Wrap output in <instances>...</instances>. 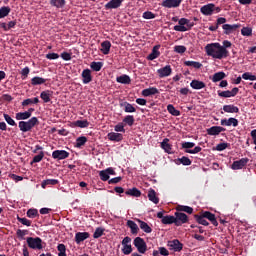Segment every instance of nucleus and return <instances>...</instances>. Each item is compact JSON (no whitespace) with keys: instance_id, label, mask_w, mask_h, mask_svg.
I'll return each mask as SVG.
<instances>
[{"instance_id":"5701e85b","label":"nucleus","mask_w":256,"mask_h":256,"mask_svg":"<svg viewBox=\"0 0 256 256\" xmlns=\"http://www.w3.org/2000/svg\"><path fill=\"white\" fill-rule=\"evenodd\" d=\"M53 97V91L45 90L40 93V98L44 103H51V98Z\"/></svg>"},{"instance_id":"0e129e2a","label":"nucleus","mask_w":256,"mask_h":256,"mask_svg":"<svg viewBox=\"0 0 256 256\" xmlns=\"http://www.w3.org/2000/svg\"><path fill=\"white\" fill-rule=\"evenodd\" d=\"M179 163H181L184 166H189L191 165L192 161L189 159L187 156H183L182 158H178Z\"/></svg>"},{"instance_id":"1a4fd4ad","label":"nucleus","mask_w":256,"mask_h":256,"mask_svg":"<svg viewBox=\"0 0 256 256\" xmlns=\"http://www.w3.org/2000/svg\"><path fill=\"white\" fill-rule=\"evenodd\" d=\"M249 163V158H242L240 160H236L232 163L231 169L233 171H239V169H243V167H246Z\"/></svg>"},{"instance_id":"bf43d9fd","label":"nucleus","mask_w":256,"mask_h":256,"mask_svg":"<svg viewBox=\"0 0 256 256\" xmlns=\"http://www.w3.org/2000/svg\"><path fill=\"white\" fill-rule=\"evenodd\" d=\"M28 233H29L28 230L18 229L16 231V236L20 239V241H23L25 239V235H27Z\"/></svg>"},{"instance_id":"aec40b11","label":"nucleus","mask_w":256,"mask_h":256,"mask_svg":"<svg viewBox=\"0 0 256 256\" xmlns=\"http://www.w3.org/2000/svg\"><path fill=\"white\" fill-rule=\"evenodd\" d=\"M81 75H82V82L84 83V85H88V83H91V81H93V76H91L90 69H84Z\"/></svg>"},{"instance_id":"79ce46f5","label":"nucleus","mask_w":256,"mask_h":256,"mask_svg":"<svg viewBox=\"0 0 256 256\" xmlns=\"http://www.w3.org/2000/svg\"><path fill=\"white\" fill-rule=\"evenodd\" d=\"M49 185H59V180L57 179H47L42 181L41 187L42 189H46Z\"/></svg>"},{"instance_id":"9b49d317","label":"nucleus","mask_w":256,"mask_h":256,"mask_svg":"<svg viewBox=\"0 0 256 256\" xmlns=\"http://www.w3.org/2000/svg\"><path fill=\"white\" fill-rule=\"evenodd\" d=\"M168 247L175 252L183 251V243H181L178 239L168 241Z\"/></svg>"},{"instance_id":"a878e982","label":"nucleus","mask_w":256,"mask_h":256,"mask_svg":"<svg viewBox=\"0 0 256 256\" xmlns=\"http://www.w3.org/2000/svg\"><path fill=\"white\" fill-rule=\"evenodd\" d=\"M190 87H191L192 89L199 90V89H205V87H207V85H206L205 82H203V81L194 79V80L191 81Z\"/></svg>"},{"instance_id":"f8f14e48","label":"nucleus","mask_w":256,"mask_h":256,"mask_svg":"<svg viewBox=\"0 0 256 256\" xmlns=\"http://www.w3.org/2000/svg\"><path fill=\"white\" fill-rule=\"evenodd\" d=\"M183 3V0H164L162 1V7H166V9H175L179 7Z\"/></svg>"},{"instance_id":"58836bf2","label":"nucleus","mask_w":256,"mask_h":256,"mask_svg":"<svg viewBox=\"0 0 256 256\" xmlns=\"http://www.w3.org/2000/svg\"><path fill=\"white\" fill-rule=\"evenodd\" d=\"M15 119L17 121H27V119H31V116L29 115V112H18L16 113Z\"/></svg>"},{"instance_id":"13d9d810","label":"nucleus","mask_w":256,"mask_h":256,"mask_svg":"<svg viewBox=\"0 0 256 256\" xmlns=\"http://www.w3.org/2000/svg\"><path fill=\"white\" fill-rule=\"evenodd\" d=\"M103 233H105V229L102 227H98V228H96V230L93 234V238L99 239V237H103Z\"/></svg>"},{"instance_id":"052dcab7","label":"nucleus","mask_w":256,"mask_h":256,"mask_svg":"<svg viewBox=\"0 0 256 256\" xmlns=\"http://www.w3.org/2000/svg\"><path fill=\"white\" fill-rule=\"evenodd\" d=\"M242 79H245V81H256V76L251 74V72H246L242 74Z\"/></svg>"},{"instance_id":"4be33fe9","label":"nucleus","mask_w":256,"mask_h":256,"mask_svg":"<svg viewBox=\"0 0 256 256\" xmlns=\"http://www.w3.org/2000/svg\"><path fill=\"white\" fill-rule=\"evenodd\" d=\"M214 7H215V4L213 3L204 5L201 7L200 12L202 13V15H207V16L213 15Z\"/></svg>"},{"instance_id":"c85d7f7f","label":"nucleus","mask_w":256,"mask_h":256,"mask_svg":"<svg viewBox=\"0 0 256 256\" xmlns=\"http://www.w3.org/2000/svg\"><path fill=\"white\" fill-rule=\"evenodd\" d=\"M101 47L103 55H109V52L111 51V42L109 40H105L101 43Z\"/></svg>"},{"instance_id":"2f4dec72","label":"nucleus","mask_w":256,"mask_h":256,"mask_svg":"<svg viewBox=\"0 0 256 256\" xmlns=\"http://www.w3.org/2000/svg\"><path fill=\"white\" fill-rule=\"evenodd\" d=\"M137 222L139 223L140 229L142 231H144V233H152L153 229L151 228V226H149V224H147V222L143 221V220H137Z\"/></svg>"},{"instance_id":"39448f33","label":"nucleus","mask_w":256,"mask_h":256,"mask_svg":"<svg viewBox=\"0 0 256 256\" xmlns=\"http://www.w3.org/2000/svg\"><path fill=\"white\" fill-rule=\"evenodd\" d=\"M121 245H122L121 251L123 255H131L133 253V246L131 245V237L126 236L122 240Z\"/></svg>"},{"instance_id":"49530a36","label":"nucleus","mask_w":256,"mask_h":256,"mask_svg":"<svg viewBox=\"0 0 256 256\" xmlns=\"http://www.w3.org/2000/svg\"><path fill=\"white\" fill-rule=\"evenodd\" d=\"M184 65L186 67H193L194 69H201L203 67V64L201 62H195V61H185Z\"/></svg>"},{"instance_id":"2eb2a0df","label":"nucleus","mask_w":256,"mask_h":256,"mask_svg":"<svg viewBox=\"0 0 256 256\" xmlns=\"http://www.w3.org/2000/svg\"><path fill=\"white\" fill-rule=\"evenodd\" d=\"M121 5H123V0H110L104 5V9L106 11H110L111 9H119Z\"/></svg>"},{"instance_id":"cd10ccee","label":"nucleus","mask_w":256,"mask_h":256,"mask_svg":"<svg viewBox=\"0 0 256 256\" xmlns=\"http://www.w3.org/2000/svg\"><path fill=\"white\" fill-rule=\"evenodd\" d=\"M108 139L109 141H116V143H119V141H123V134L110 132L108 133Z\"/></svg>"},{"instance_id":"a211bd4d","label":"nucleus","mask_w":256,"mask_h":256,"mask_svg":"<svg viewBox=\"0 0 256 256\" xmlns=\"http://www.w3.org/2000/svg\"><path fill=\"white\" fill-rule=\"evenodd\" d=\"M224 131H227V129H225L224 127L212 126L207 129V135L216 136L219 135L220 133H223Z\"/></svg>"},{"instance_id":"f03ea898","label":"nucleus","mask_w":256,"mask_h":256,"mask_svg":"<svg viewBox=\"0 0 256 256\" xmlns=\"http://www.w3.org/2000/svg\"><path fill=\"white\" fill-rule=\"evenodd\" d=\"M36 125H39V119L37 117H32L28 121H20L18 123V127L22 133H28V131H31L33 127H36Z\"/></svg>"},{"instance_id":"de8ad7c7","label":"nucleus","mask_w":256,"mask_h":256,"mask_svg":"<svg viewBox=\"0 0 256 256\" xmlns=\"http://www.w3.org/2000/svg\"><path fill=\"white\" fill-rule=\"evenodd\" d=\"M126 195L130 196V197H139L141 195V190L137 189V188H132V189H128L125 192Z\"/></svg>"},{"instance_id":"0eeeda50","label":"nucleus","mask_w":256,"mask_h":256,"mask_svg":"<svg viewBox=\"0 0 256 256\" xmlns=\"http://www.w3.org/2000/svg\"><path fill=\"white\" fill-rule=\"evenodd\" d=\"M138 253L145 254L147 252V243L141 237H136L133 241Z\"/></svg>"},{"instance_id":"c9c22d12","label":"nucleus","mask_w":256,"mask_h":256,"mask_svg":"<svg viewBox=\"0 0 256 256\" xmlns=\"http://www.w3.org/2000/svg\"><path fill=\"white\" fill-rule=\"evenodd\" d=\"M148 199L155 205L159 203V197H157V192H155L153 189H150L148 191Z\"/></svg>"},{"instance_id":"b1692460","label":"nucleus","mask_w":256,"mask_h":256,"mask_svg":"<svg viewBox=\"0 0 256 256\" xmlns=\"http://www.w3.org/2000/svg\"><path fill=\"white\" fill-rule=\"evenodd\" d=\"M202 214H204L205 219H208V221L211 222L212 225H214V227H217L219 225V222H217V218L215 217V214L209 211H205Z\"/></svg>"},{"instance_id":"5fc2aeb1","label":"nucleus","mask_w":256,"mask_h":256,"mask_svg":"<svg viewBox=\"0 0 256 256\" xmlns=\"http://www.w3.org/2000/svg\"><path fill=\"white\" fill-rule=\"evenodd\" d=\"M241 35H243V37H251V35H253V29L250 27H243L241 29Z\"/></svg>"},{"instance_id":"4468645a","label":"nucleus","mask_w":256,"mask_h":256,"mask_svg":"<svg viewBox=\"0 0 256 256\" xmlns=\"http://www.w3.org/2000/svg\"><path fill=\"white\" fill-rule=\"evenodd\" d=\"M157 73L158 77L163 79L165 77H169L173 73V69L171 68V65H166L165 67L158 69Z\"/></svg>"},{"instance_id":"e433bc0d","label":"nucleus","mask_w":256,"mask_h":256,"mask_svg":"<svg viewBox=\"0 0 256 256\" xmlns=\"http://www.w3.org/2000/svg\"><path fill=\"white\" fill-rule=\"evenodd\" d=\"M225 77H227V74H225V72H216L212 76L211 80L213 81V83H219V81H223Z\"/></svg>"},{"instance_id":"37998d69","label":"nucleus","mask_w":256,"mask_h":256,"mask_svg":"<svg viewBox=\"0 0 256 256\" xmlns=\"http://www.w3.org/2000/svg\"><path fill=\"white\" fill-rule=\"evenodd\" d=\"M161 223L163 225H175V216H171V215H166L164 216V218L161 220Z\"/></svg>"},{"instance_id":"f704fd0d","label":"nucleus","mask_w":256,"mask_h":256,"mask_svg":"<svg viewBox=\"0 0 256 256\" xmlns=\"http://www.w3.org/2000/svg\"><path fill=\"white\" fill-rule=\"evenodd\" d=\"M224 113H239V107L229 104L223 106Z\"/></svg>"},{"instance_id":"7c9ffc66","label":"nucleus","mask_w":256,"mask_h":256,"mask_svg":"<svg viewBox=\"0 0 256 256\" xmlns=\"http://www.w3.org/2000/svg\"><path fill=\"white\" fill-rule=\"evenodd\" d=\"M176 211L178 213H188V215H192L193 214V207L191 206H183V205H178L176 207Z\"/></svg>"},{"instance_id":"8fccbe9b","label":"nucleus","mask_w":256,"mask_h":256,"mask_svg":"<svg viewBox=\"0 0 256 256\" xmlns=\"http://www.w3.org/2000/svg\"><path fill=\"white\" fill-rule=\"evenodd\" d=\"M85 143H87V137L80 136L76 139L75 147H77V149H81Z\"/></svg>"},{"instance_id":"e2e57ef3","label":"nucleus","mask_w":256,"mask_h":256,"mask_svg":"<svg viewBox=\"0 0 256 256\" xmlns=\"http://www.w3.org/2000/svg\"><path fill=\"white\" fill-rule=\"evenodd\" d=\"M45 157V152L41 151L38 155L33 157L32 163H41Z\"/></svg>"},{"instance_id":"a19ab883","label":"nucleus","mask_w":256,"mask_h":256,"mask_svg":"<svg viewBox=\"0 0 256 256\" xmlns=\"http://www.w3.org/2000/svg\"><path fill=\"white\" fill-rule=\"evenodd\" d=\"M233 46V43H231V41L229 40H224L222 42V46H221V49H224V55L227 57H229V50L227 49H230V47Z\"/></svg>"},{"instance_id":"6ab92c4d","label":"nucleus","mask_w":256,"mask_h":256,"mask_svg":"<svg viewBox=\"0 0 256 256\" xmlns=\"http://www.w3.org/2000/svg\"><path fill=\"white\" fill-rule=\"evenodd\" d=\"M89 237V232H78L75 234V243H77V245H80L81 243H83V241L89 239Z\"/></svg>"},{"instance_id":"603ef678","label":"nucleus","mask_w":256,"mask_h":256,"mask_svg":"<svg viewBox=\"0 0 256 256\" xmlns=\"http://www.w3.org/2000/svg\"><path fill=\"white\" fill-rule=\"evenodd\" d=\"M90 67L93 71L99 72L101 69H103V62L93 61L91 62Z\"/></svg>"},{"instance_id":"9d476101","label":"nucleus","mask_w":256,"mask_h":256,"mask_svg":"<svg viewBox=\"0 0 256 256\" xmlns=\"http://www.w3.org/2000/svg\"><path fill=\"white\" fill-rule=\"evenodd\" d=\"M220 125H222L223 127H239V120H237V118H224L221 119L220 121Z\"/></svg>"},{"instance_id":"c756f323","label":"nucleus","mask_w":256,"mask_h":256,"mask_svg":"<svg viewBox=\"0 0 256 256\" xmlns=\"http://www.w3.org/2000/svg\"><path fill=\"white\" fill-rule=\"evenodd\" d=\"M117 83H121L122 85H129L131 84V77L127 74H123L116 78Z\"/></svg>"},{"instance_id":"ddd939ff","label":"nucleus","mask_w":256,"mask_h":256,"mask_svg":"<svg viewBox=\"0 0 256 256\" xmlns=\"http://www.w3.org/2000/svg\"><path fill=\"white\" fill-rule=\"evenodd\" d=\"M52 157L57 161H63V159H68L69 152L66 150H55L52 152Z\"/></svg>"},{"instance_id":"4c0bfd02","label":"nucleus","mask_w":256,"mask_h":256,"mask_svg":"<svg viewBox=\"0 0 256 256\" xmlns=\"http://www.w3.org/2000/svg\"><path fill=\"white\" fill-rule=\"evenodd\" d=\"M194 219L199 223V225H204V227H208L209 225V222L205 220L206 218L203 213L201 215L195 214Z\"/></svg>"},{"instance_id":"ea45409f","label":"nucleus","mask_w":256,"mask_h":256,"mask_svg":"<svg viewBox=\"0 0 256 256\" xmlns=\"http://www.w3.org/2000/svg\"><path fill=\"white\" fill-rule=\"evenodd\" d=\"M66 3L67 2L65 0H50V5L52 7H56L57 9H63Z\"/></svg>"},{"instance_id":"774afa93","label":"nucleus","mask_w":256,"mask_h":256,"mask_svg":"<svg viewBox=\"0 0 256 256\" xmlns=\"http://www.w3.org/2000/svg\"><path fill=\"white\" fill-rule=\"evenodd\" d=\"M99 177H100L101 181H109V174L106 172V170L100 171Z\"/></svg>"},{"instance_id":"412c9836","label":"nucleus","mask_w":256,"mask_h":256,"mask_svg":"<svg viewBox=\"0 0 256 256\" xmlns=\"http://www.w3.org/2000/svg\"><path fill=\"white\" fill-rule=\"evenodd\" d=\"M159 49H161V45L153 47L152 52L147 56L148 61H154V59H157L161 55Z\"/></svg>"},{"instance_id":"6e6552de","label":"nucleus","mask_w":256,"mask_h":256,"mask_svg":"<svg viewBox=\"0 0 256 256\" xmlns=\"http://www.w3.org/2000/svg\"><path fill=\"white\" fill-rule=\"evenodd\" d=\"M178 24L174 26V31H179L180 33H185V31H189V28L185 25H189V19L187 18H181L178 20Z\"/></svg>"},{"instance_id":"f257e3e1","label":"nucleus","mask_w":256,"mask_h":256,"mask_svg":"<svg viewBox=\"0 0 256 256\" xmlns=\"http://www.w3.org/2000/svg\"><path fill=\"white\" fill-rule=\"evenodd\" d=\"M205 52L208 57H213V59H227L225 56V50L221 48L219 42L210 43L205 46Z\"/></svg>"},{"instance_id":"864d4df0","label":"nucleus","mask_w":256,"mask_h":256,"mask_svg":"<svg viewBox=\"0 0 256 256\" xmlns=\"http://www.w3.org/2000/svg\"><path fill=\"white\" fill-rule=\"evenodd\" d=\"M75 127H80V129H85L89 127V121L87 120H77L74 122Z\"/></svg>"},{"instance_id":"338daca9","label":"nucleus","mask_w":256,"mask_h":256,"mask_svg":"<svg viewBox=\"0 0 256 256\" xmlns=\"http://www.w3.org/2000/svg\"><path fill=\"white\" fill-rule=\"evenodd\" d=\"M17 220L19 221V223H21L22 225H26V227H31V220L27 219V218H21V217H17Z\"/></svg>"},{"instance_id":"20e7f679","label":"nucleus","mask_w":256,"mask_h":256,"mask_svg":"<svg viewBox=\"0 0 256 256\" xmlns=\"http://www.w3.org/2000/svg\"><path fill=\"white\" fill-rule=\"evenodd\" d=\"M26 242L30 249H43V240L40 237H28Z\"/></svg>"},{"instance_id":"6e6d98bb","label":"nucleus","mask_w":256,"mask_h":256,"mask_svg":"<svg viewBox=\"0 0 256 256\" xmlns=\"http://www.w3.org/2000/svg\"><path fill=\"white\" fill-rule=\"evenodd\" d=\"M3 117L6 121V123H8V125H11V127H17V122H15V120L13 118H11V116H9V114H3Z\"/></svg>"},{"instance_id":"f3484780","label":"nucleus","mask_w":256,"mask_h":256,"mask_svg":"<svg viewBox=\"0 0 256 256\" xmlns=\"http://www.w3.org/2000/svg\"><path fill=\"white\" fill-rule=\"evenodd\" d=\"M241 27V24H223L222 29L225 35H231L234 31H237Z\"/></svg>"},{"instance_id":"69168bd1","label":"nucleus","mask_w":256,"mask_h":256,"mask_svg":"<svg viewBox=\"0 0 256 256\" xmlns=\"http://www.w3.org/2000/svg\"><path fill=\"white\" fill-rule=\"evenodd\" d=\"M174 51H175V53H179L180 55H183V53H185V51H187V47H185L183 45H177L174 47Z\"/></svg>"},{"instance_id":"7ed1b4c3","label":"nucleus","mask_w":256,"mask_h":256,"mask_svg":"<svg viewBox=\"0 0 256 256\" xmlns=\"http://www.w3.org/2000/svg\"><path fill=\"white\" fill-rule=\"evenodd\" d=\"M182 149H185V153H189L190 155H197V153H201V151L203 150V148H201L200 146L195 147L194 142H183Z\"/></svg>"},{"instance_id":"a18cd8bd","label":"nucleus","mask_w":256,"mask_h":256,"mask_svg":"<svg viewBox=\"0 0 256 256\" xmlns=\"http://www.w3.org/2000/svg\"><path fill=\"white\" fill-rule=\"evenodd\" d=\"M167 111L170 115H173V117H179V115H181V111L177 110L172 104L167 106Z\"/></svg>"},{"instance_id":"dca6fc26","label":"nucleus","mask_w":256,"mask_h":256,"mask_svg":"<svg viewBox=\"0 0 256 256\" xmlns=\"http://www.w3.org/2000/svg\"><path fill=\"white\" fill-rule=\"evenodd\" d=\"M237 93H239V88L234 87L232 90L218 91V96L227 99L229 97H235Z\"/></svg>"},{"instance_id":"4d7b16f0","label":"nucleus","mask_w":256,"mask_h":256,"mask_svg":"<svg viewBox=\"0 0 256 256\" xmlns=\"http://www.w3.org/2000/svg\"><path fill=\"white\" fill-rule=\"evenodd\" d=\"M57 249L59 251L58 256H67V247L65 244H58Z\"/></svg>"},{"instance_id":"3c124183","label":"nucleus","mask_w":256,"mask_h":256,"mask_svg":"<svg viewBox=\"0 0 256 256\" xmlns=\"http://www.w3.org/2000/svg\"><path fill=\"white\" fill-rule=\"evenodd\" d=\"M123 123H125V125H128L129 127H133V125L135 124V117H133V115H127L126 117H124Z\"/></svg>"},{"instance_id":"72a5a7b5","label":"nucleus","mask_w":256,"mask_h":256,"mask_svg":"<svg viewBox=\"0 0 256 256\" xmlns=\"http://www.w3.org/2000/svg\"><path fill=\"white\" fill-rule=\"evenodd\" d=\"M161 147L164 149L165 153H173V147L171 146V144H169V138H165L162 142H161Z\"/></svg>"},{"instance_id":"393cba45","label":"nucleus","mask_w":256,"mask_h":256,"mask_svg":"<svg viewBox=\"0 0 256 256\" xmlns=\"http://www.w3.org/2000/svg\"><path fill=\"white\" fill-rule=\"evenodd\" d=\"M143 97H151V95H159V89L156 87H150L142 90Z\"/></svg>"},{"instance_id":"680f3d73","label":"nucleus","mask_w":256,"mask_h":256,"mask_svg":"<svg viewBox=\"0 0 256 256\" xmlns=\"http://www.w3.org/2000/svg\"><path fill=\"white\" fill-rule=\"evenodd\" d=\"M27 217L35 219V217H39V211H37V209H29L27 211Z\"/></svg>"},{"instance_id":"09e8293b","label":"nucleus","mask_w":256,"mask_h":256,"mask_svg":"<svg viewBox=\"0 0 256 256\" xmlns=\"http://www.w3.org/2000/svg\"><path fill=\"white\" fill-rule=\"evenodd\" d=\"M11 13V8L9 6H3L0 8V19H5Z\"/></svg>"},{"instance_id":"423d86ee","label":"nucleus","mask_w":256,"mask_h":256,"mask_svg":"<svg viewBox=\"0 0 256 256\" xmlns=\"http://www.w3.org/2000/svg\"><path fill=\"white\" fill-rule=\"evenodd\" d=\"M175 226L181 227V225H185V223H189V216L183 212H175L174 213Z\"/></svg>"},{"instance_id":"bb28decb","label":"nucleus","mask_w":256,"mask_h":256,"mask_svg":"<svg viewBox=\"0 0 256 256\" xmlns=\"http://www.w3.org/2000/svg\"><path fill=\"white\" fill-rule=\"evenodd\" d=\"M120 107H124L125 113H135L137 111V108H135L133 104L129 102L120 103Z\"/></svg>"},{"instance_id":"473e14b6","label":"nucleus","mask_w":256,"mask_h":256,"mask_svg":"<svg viewBox=\"0 0 256 256\" xmlns=\"http://www.w3.org/2000/svg\"><path fill=\"white\" fill-rule=\"evenodd\" d=\"M127 227H129V229H131L132 235H137L139 233V226H137V223H135V221L128 220Z\"/></svg>"},{"instance_id":"c03bdc74","label":"nucleus","mask_w":256,"mask_h":256,"mask_svg":"<svg viewBox=\"0 0 256 256\" xmlns=\"http://www.w3.org/2000/svg\"><path fill=\"white\" fill-rule=\"evenodd\" d=\"M44 83H47V79L41 78L39 76H35L31 79V85L33 86L43 85Z\"/></svg>"}]
</instances>
